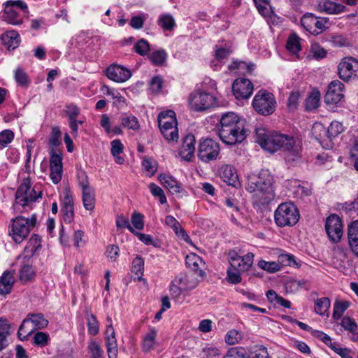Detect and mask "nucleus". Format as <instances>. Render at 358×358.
<instances>
[{"instance_id": "nucleus-1", "label": "nucleus", "mask_w": 358, "mask_h": 358, "mask_svg": "<svg viewBox=\"0 0 358 358\" xmlns=\"http://www.w3.org/2000/svg\"><path fill=\"white\" fill-rule=\"evenodd\" d=\"M256 141L261 147L269 152H275L281 149L287 151L285 159L294 162L299 158V149L294 147L295 141L292 136L277 132H271L264 128H256Z\"/></svg>"}, {"instance_id": "nucleus-2", "label": "nucleus", "mask_w": 358, "mask_h": 358, "mask_svg": "<svg viewBox=\"0 0 358 358\" xmlns=\"http://www.w3.org/2000/svg\"><path fill=\"white\" fill-rule=\"evenodd\" d=\"M273 177L268 170H262L259 173L248 177L246 189L252 196V202L259 207L268 205L275 198L273 187Z\"/></svg>"}, {"instance_id": "nucleus-3", "label": "nucleus", "mask_w": 358, "mask_h": 358, "mask_svg": "<svg viewBox=\"0 0 358 358\" xmlns=\"http://www.w3.org/2000/svg\"><path fill=\"white\" fill-rule=\"evenodd\" d=\"M220 124L219 136L222 142L227 145L241 143L250 133L245 127V120L232 112L222 115Z\"/></svg>"}, {"instance_id": "nucleus-4", "label": "nucleus", "mask_w": 358, "mask_h": 358, "mask_svg": "<svg viewBox=\"0 0 358 358\" xmlns=\"http://www.w3.org/2000/svg\"><path fill=\"white\" fill-rule=\"evenodd\" d=\"M36 224V215L34 214L31 218H25L23 216H17L11 220L10 231L9 234L12 236L14 241L20 243L30 233L31 228Z\"/></svg>"}, {"instance_id": "nucleus-5", "label": "nucleus", "mask_w": 358, "mask_h": 358, "mask_svg": "<svg viewBox=\"0 0 358 358\" xmlns=\"http://www.w3.org/2000/svg\"><path fill=\"white\" fill-rule=\"evenodd\" d=\"M299 217L297 208L291 202L280 204L274 213L275 222L280 227L294 226L299 222Z\"/></svg>"}, {"instance_id": "nucleus-6", "label": "nucleus", "mask_w": 358, "mask_h": 358, "mask_svg": "<svg viewBox=\"0 0 358 358\" xmlns=\"http://www.w3.org/2000/svg\"><path fill=\"white\" fill-rule=\"evenodd\" d=\"M48 324V321L42 313L29 314L20 324L17 336L22 340H27L36 329H42Z\"/></svg>"}, {"instance_id": "nucleus-7", "label": "nucleus", "mask_w": 358, "mask_h": 358, "mask_svg": "<svg viewBox=\"0 0 358 358\" xmlns=\"http://www.w3.org/2000/svg\"><path fill=\"white\" fill-rule=\"evenodd\" d=\"M275 99L274 95L266 90L258 92L252 101V106L260 115L266 116L275 110Z\"/></svg>"}, {"instance_id": "nucleus-8", "label": "nucleus", "mask_w": 358, "mask_h": 358, "mask_svg": "<svg viewBox=\"0 0 358 358\" xmlns=\"http://www.w3.org/2000/svg\"><path fill=\"white\" fill-rule=\"evenodd\" d=\"M220 145L211 138L201 140L198 146V158L205 163L217 159L220 154Z\"/></svg>"}, {"instance_id": "nucleus-9", "label": "nucleus", "mask_w": 358, "mask_h": 358, "mask_svg": "<svg viewBox=\"0 0 358 358\" xmlns=\"http://www.w3.org/2000/svg\"><path fill=\"white\" fill-rule=\"evenodd\" d=\"M215 98L210 93L195 91L190 94L189 105L192 110L203 111L215 105Z\"/></svg>"}, {"instance_id": "nucleus-10", "label": "nucleus", "mask_w": 358, "mask_h": 358, "mask_svg": "<svg viewBox=\"0 0 358 358\" xmlns=\"http://www.w3.org/2000/svg\"><path fill=\"white\" fill-rule=\"evenodd\" d=\"M30 187L29 179L24 180L15 192L16 203L23 207L29 206L30 203L36 201L37 198L41 197L42 195V192H39L38 194L36 196V192L34 189H32L29 194H28Z\"/></svg>"}, {"instance_id": "nucleus-11", "label": "nucleus", "mask_w": 358, "mask_h": 358, "mask_svg": "<svg viewBox=\"0 0 358 358\" xmlns=\"http://www.w3.org/2000/svg\"><path fill=\"white\" fill-rule=\"evenodd\" d=\"M325 230L331 242L338 243L343 236V224L341 218L332 214L327 218Z\"/></svg>"}, {"instance_id": "nucleus-12", "label": "nucleus", "mask_w": 358, "mask_h": 358, "mask_svg": "<svg viewBox=\"0 0 358 358\" xmlns=\"http://www.w3.org/2000/svg\"><path fill=\"white\" fill-rule=\"evenodd\" d=\"M338 72L344 81L358 78V61L352 57L344 58L338 66Z\"/></svg>"}, {"instance_id": "nucleus-13", "label": "nucleus", "mask_w": 358, "mask_h": 358, "mask_svg": "<svg viewBox=\"0 0 358 358\" xmlns=\"http://www.w3.org/2000/svg\"><path fill=\"white\" fill-rule=\"evenodd\" d=\"M78 183L82 189V199L85 208L87 210H92L94 208L95 195L94 189L90 186L85 173H82L79 176Z\"/></svg>"}, {"instance_id": "nucleus-14", "label": "nucleus", "mask_w": 358, "mask_h": 358, "mask_svg": "<svg viewBox=\"0 0 358 358\" xmlns=\"http://www.w3.org/2000/svg\"><path fill=\"white\" fill-rule=\"evenodd\" d=\"M327 21L320 20L312 13H306L301 19V24L303 27L314 35H318L326 29Z\"/></svg>"}, {"instance_id": "nucleus-15", "label": "nucleus", "mask_w": 358, "mask_h": 358, "mask_svg": "<svg viewBox=\"0 0 358 358\" xmlns=\"http://www.w3.org/2000/svg\"><path fill=\"white\" fill-rule=\"evenodd\" d=\"M344 85L339 80L332 81L328 87L324 96V102L329 105H336L344 97L343 90Z\"/></svg>"}, {"instance_id": "nucleus-16", "label": "nucleus", "mask_w": 358, "mask_h": 358, "mask_svg": "<svg viewBox=\"0 0 358 358\" xmlns=\"http://www.w3.org/2000/svg\"><path fill=\"white\" fill-rule=\"evenodd\" d=\"M232 90L237 99H246L252 94L253 85L248 79L238 78L234 82Z\"/></svg>"}, {"instance_id": "nucleus-17", "label": "nucleus", "mask_w": 358, "mask_h": 358, "mask_svg": "<svg viewBox=\"0 0 358 358\" xmlns=\"http://www.w3.org/2000/svg\"><path fill=\"white\" fill-rule=\"evenodd\" d=\"M106 76L113 81L122 83L130 78L131 73L129 69L122 66L113 64L107 68Z\"/></svg>"}, {"instance_id": "nucleus-18", "label": "nucleus", "mask_w": 358, "mask_h": 358, "mask_svg": "<svg viewBox=\"0 0 358 358\" xmlns=\"http://www.w3.org/2000/svg\"><path fill=\"white\" fill-rule=\"evenodd\" d=\"M196 139L193 134H187L182 140L180 156L185 161L190 162L195 151Z\"/></svg>"}, {"instance_id": "nucleus-19", "label": "nucleus", "mask_w": 358, "mask_h": 358, "mask_svg": "<svg viewBox=\"0 0 358 358\" xmlns=\"http://www.w3.org/2000/svg\"><path fill=\"white\" fill-rule=\"evenodd\" d=\"M61 212L66 223H71L74 219V206L73 196L66 192L62 202Z\"/></svg>"}, {"instance_id": "nucleus-20", "label": "nucleus", "mask_w": 358, "mask_h": 358, "mask_svg": "<svg viewBox=\"0 0 358 358\" xmlns=\"http://www.w3.org/2000/svg\"><path fill=\"white\" fill-rule=\"evenodd\" d=\"M105 339L108 357L116 358L117 355V345L113 324H107Z\"/></svg>"}, {"instance_id": "nucleus-21", "label": "nucleus", "mask_w": 358, "mask_h": 358, "mask_svg": "<svg viewBox=\"0 0 358 358\" xmlns=\"http://www.w3.org/2000/svg\"><path fill=\"white\" fill-rule=\"evenodd\" d=\"M220 178L224 182L233 187L239 184L236 171L231 165H223L218 170Z\"/></svg>"}, {"instance_id": "nucleus-22", "label": "nucleus", "mask_w": 358, "mask_h": 358, "mask_svg": "<svg viewBox=\"0 0 358 358\" xmlns=\"http://www.w3.org/2000/svg\"><path fill=\"white\" fill-rule=\"evenodd\" d=\"M348 238L352 252L358 257V220H355L348 225Z\"/></svg>"}, {"instance_id": "nucleus-23", "label": "nucleus", "mask_w": 358, "mask_h": 358, "mask_svg": "<svg viewBox=\"0 0 358 358\" xmlns=\"http://www.w3.org/2000/svg\"><path fill=\"white\" fill-rule=\"evenodd\" d=\"M1 39L2 43L7 48L8 50H14L18 47L20 37L19 34L15 30L7 31L1 34Z\"/></svg>"}, {"instance_id": "nucleus-24", "label": "nucleus", "mask_w": 358, "mask_h": 358, "mask_svg": "<svg viewBox=\"0 0 358 358\" xmlns=\"http://www.w3.org/2000/svg\"><path fill=\"white\" fill-rule=\"evenodd\" d=\"M14 271H6L3 272L0 279V294H9L15 282Z\"/></svg>"}, {"instance_id": "nucleus-25", "label": "nucleus", "mask_w": 358, "mask_h": 358, "mask_svg": "<svg viewBox=\"0 0 358 358\" xmlns=\"http://www.w3.org/2000/svg\"><path fill=\"white\" fill-rule=\"evenodd\" d=\"M345 6L331 1L330 0H320L318 3V9L322 12L328 14H337L343 12Z\"/></svg>"}, {"instance_id": "nucleus-26", "label": "nucleus", "mask_w": 358, "mask_h": 358, "mask_svg": "<svg viewBox=\"0 0 358 358\" xmlns=\"http://www.w3.org/2000/svg\"><path fill=\"white\" fill-rule=\"evenodd\" d=\"M4 6V10L1 15V18L8 24L13 25H20L23 22L22 18H19V14L12 7Z\"/></svg>"}, {"instance_id": "nucleus-27", "label": "nucleus", "mask_w": 358, "mask_h": 358, "mask_svg": "<svg viewBox=\"0 0 358 358\" xmlns=\"http://www.w3.org/2000/svg\"><path fill=\"white\" fill-rule=\"evenodd\" d=\"M319 127L323 131V135L322 134H320V138L327 136L330 140L336 137L343 131V124L336 121L332 122L327 129L322 124H320Z\"/></svg>"}, {"instance_id": "nucleus-28", "label": "nucleus", "mask_w": 358, "mask_h": 358, "mask_svg": "<svg viewBox=\"0 0 358 358\" xmlns=\"http://www.w3.org/2000/svg\"><path fill=\"white\" fill-rule=\"evenodd\" d=\"M175 282L178 285H182L184 291L192 290L198 285L199 281L195 276L192 274L184 275L180 277H176Z\"/></svg>"}, {"instance_id": "nucleus-29", "label": "nucleus", "mask_w": 358, "mask_h": 358, "mask_svg": "<svg viewBox=\"0 0 358 358\" xmlns=\"http://www.w3.org/2000/svg\"><path fill=\"white\" fill-rule=\"evenodd\" d=\"M10 324L6 318L0 317V351L8 346L7 338L10 335Z\"/></svg>"}, {"instance_id": "nucleus-30", "label": "nucleus", "mask_w": 358, "mask_h": 358, "mask_svg": "<svg viewBox=\"0 0 358 358\" xmlns=\"http://www.w3.org/2000/svg\"><path fill=\"white\" fill-rule=\"evenodd\" d=\"M28 262H29L27 261H22L21 268L19 271L20 280L23 283L31 281L36 275L35 270Z\"/></svg>"}, {"instance_id": "nucleus-31", "label": "nucleus", "mask_w": 358, "mask_h": 358, "mask_svg": "<svg viewBox=\"0 0 358 358\" xmlns=\"http://www.w3.org/2000/svg\"><path fill=\"white\" fill-rule=\"evenodd\" d=\"M159 181L172 193H178L181 190V186L171 176L162 173L159 176Z\"/></svg>"}, {"instance_id": "nucleus-32", "label": "nucleus", "mask_w": 358, "mask_h": 358, "mask_svg": "<svg viewBox=\"0 0 358 358\" xmlns=\"http://www.w3.org/2000/svg\"><path fill=\"white\" fill-rule=\"evenodd\" d=\"M157 24L163 30L169 31H173L176 25L173 17L170 13L162 14L158 18Z\"/></svg>"}, {"instance_id": "nucleus-33", "label": "nucleus", "mask_w": 358, "mask_h": 358, "mask_svg": "<svg viewBox=\"0 0 358 358\" xmlns=\"http://www.w3.org/2000/svg\"><path fill=\"white\" fill-rule=\"evenodd\" d=\"M157 331L155 328H150L143 336L142 348L144 352H150L154 348Z\"/></svg>"}, {"instance_id": "nucleus-34", "label": "nucleus", "mask_w": 358, "mask_h": 358, "mask_svg": "<svg viewBox=\"0 0 358 358\" xmlns=\"http://www.w3.org/2000/svg\"><path fill=\"white\" fill-rule=\"evenodd\" d=\"M199 262H201L200 257L196 255L186 257L185 262L187 266L200 277H203L205 272L201 269H199Z\"/></svg>"}, {"instance_id": "nucleus-35", "label": "nucleus", "mask_w": 358, "mask_h": 358, "mask_svg": "<svg viewBox=\"0 0 358 358\" xmlns=\"http://www.w3.org/2000/svg\"><path fill=\"white\" fill-rule=\"evenodd\" d=\"M62 132L58 127H53L49 137V145L50 149H57L62 144Z\"/></svg>"}, {"instance_id": "nucleus-36", "label": "nucleus", "mask_w": 358, "mask_h": 358, "mask_svg": "<svg viewBox=\"0 0 358 358\" xmlns=\"http://www.w3.org/2000/svg\"><path fill=\"white\" fill-rule=\"evenodd\" d=\"M121 124L124 127L128 128L132 130H138L140 124L138 119L134 115H124L120 118Z\"/></svg>"}, {"instance_id": "nucleus-37", "label": "nucleus", "mask_w": 358, "mask_h": 358, "mask_svg": "<svg viewBox=\"0 0 358 358\" xmlns=\"http://www.w3.org/2000/svg\"><path fill=\"white\" fill-rule=\"evenodd\" d=\"M331 301L327 297L317 299L315 303V311L317 314L324 315L330 308Z\"/></svg>"}, {"instance_id": "nucleus-38", "label": "nucleus", "mask_w": 358, "mask_h": 358, "mask_svg": "<svg viewBox=\"0 0 358 358\" xmlns=\"http://www.w3.org/2000/svg\"><path fill=\"white\" fill-rule=\"evenodd\" d=\"M349 306L350 303L348 301H336L334 304V312L332 315L334 320H338L341 319Z\"/></svg>"}, {"instance_id": "nucleus-39", "label": "nucleus", "mask_w": 358, "mask_h": 358, "mask_svg": "<svg viewBox=\"0 0 358 358\" xmlns=\"http://www.w3.org/2000/svg\"><path fill=\"white\" fill-rule=\"evenodd\" d=\"M148 57L155 65L162 66L166 59L167 54L165 50L161 49L149 54Z\"/></svg>"}, {"instance_id": "nucleus-40", "label": "nucleus", "mask_w": 358, "mask_h": 358, "mask_svg": "<svg viewBox=\"0 0 358 358\" xmlns=\"http://www.w3.org/2000/svg\"><path fill=\"white\" fill-rule=\"evenodd\" d=\"M50 338L48 334L42 331H38L32 337V343L34 345L45 347L48 345Z\"/></svg>"}, {"instance_id": "nucleus-41", "label": "nucleus", "mask_w": 358, "mask_h": 358, "mask_svg": "<svg viewBox=\"0 0 358 358\" xmlns=\"http://www.w3.org/2000/svg\"><path fill=\"white\" fill-rule=\"evenodd\" d=\"M87 324L90 334L95 336L99 333V323L94 314L90 313L87 315Z\"/></svg>"}, {"instance_id": "nucleus-42", "label": "nucleus", "mask_w": 358, "mask_h": 358, "mask_svg": "<svg viewBox=\"0 0 358 358\" xmlns=\"http://www.w3.org/2000/svg\"><path fill=\"white\" fill-rule=\"evenodd\" d=\"M300 38L298 37V36L295 34H292L289 36L286 48L292 53H297L301 50V45H300Z\"/></svg>"}, {"instance_id": "nucleus-43", "label": "nucleus", "mask_w": 358, "mask_h": 358, "mask_svg": "<svg viewBox=\"0 0 358 358\" xmlns=\"http://www.w3.org/2000/svg\"><path fill=\"white\" fill-rule=\"evenodd\" d=\"M50 167H62V152L57 149H50Z\"/></svg>"}, {"instance_id": "nucleus-44", "label": "nucleus", "mask_w": 358, "mask_h": 358, "mask_svg": "<svg viewBox=\"0 0 358 358\" xmlns=\"http://www.w3.org/2000/svg\"><path fill=\"white\" fill-rule=\"evenodd\" d=\"M320 94L319 92L312 93L306 100V110H312L319 106Z\"/></svg>"}, {"instance_id": "nucleus-45", "label": "nucleus", "mask_w": 358, "mask_h": 358, "mask_svg": "<svg viewBox=\"0 0 358 358\" xmlns=\"http://www.w3.org/2000/svg\"><path fill=\"white\" fill-rule=\"evenodd\" d=\"M243 272L238 269V267H231L227 270V280L231 284H238L241 282V273Z\"/></svg>"}, {"instance_id": "nucleus-46", "label": "nucleus", "mask_w": 358, "mask_h": 358, "mask_svg": "<svg viewBox=\"0 0 358 358\" xmlns=\"http://www.w3.org/2000/svg\"><path fill=\"white\" fill-rule=\"evenodd\" d=\"M258 266L268 273H275L280 269V266L275 262H266L260 260Z\"/></svg>"}, {"instance_id": "nucleus-47", "label": "nucleus", "mask_w": 358, "mask_h": 358, "mask_svg": "<svg viewBox=\"0 0 358 358\" xmlns=\"http://www.w3.org/2000/svg\"><path fill=\"white\" fill-rule=\"evenodd\" d=\"M134 50L141 56H145L150 50V45L145 39L141 38L136 43Z\"/></svg>"}, {"instance_id": "nucleus-48", "label": "nucleus", "mask_w": 358, "mask_h": 358, "mask_svg": "<svg viewBox=\"0 0 358 358\" xmlns=\"http://www.w3.org/2000/svg\"><path fill=\"white\" fill-rule=\"evenodd\" d=\"M144 270V260L137 255L132 262V272L138 276L142 275Z\"/></svg>"}, {"instance_id": "nucleus-49", "label": "nucleus", "mask_w": 358, "mask_h": 358, "mask_svg": "<svg viewBox=\"0 0 358 358\" xmlns=\"http://www.w3.org/2000/svg\"><path fill=\"white\" fill-rule=\"evenodd\" d=\"M253 258L254 254L252 252H248L244 257H241L240 262H243V264H240L241 266L238 267V269L243 272L248 271L252 265Z\"/></svg>"}, {"instance_id": "nucleus-50", "label": "nucleus", "mask_w": 358, "mask_h": 358, "mask_svg": "<svg viewBox=\"0 0 358 358\" xmlns=\"http://www.w3.org/2000/svg\"><path fill=\"white\" fill-rule=\"evenodd\" d=\"M167 114H170L169 116V122H164L159 120V127L160 129H163V127H166V129L169 128H177V120L176 117V114L173 110H169Z\"/></svg>"}, {"instance_id": "nucleus-51", "label": "nucleus", "mask_w": 358, "mask_h": 358, "mask_svg": "<svg viewBox=\"0 0 358 358\" xmlns=\"http://www.w3.org/2000/svg\"><path fill=\"white\" fill-rule=\"evenodd\" d=\"M160 131L163 136L168 141H177L178 139V133L177 128L166 129V127H163V129H160Z\"/></svg>"}, {"instance_id": "nucleus-52", "label": "nucleus", "mask_w": 358, "mask_h": 358, "mask_svg": "<svg viewBox=\"0 0 358 358\" xmlns=\"http://www.w3.org/2000/svg\"><path fill=\"white\" fill-rule=\"evenodd\" d=\"M150 190L152 195L155 196H159V202L162 204L166 203V197L164 194L163 189L155 183H150L149 185Z\"/></svg>"}, {"instance_id": "nucleus-53", "label": "nucleus", "mask_w": 358, "mask_h": 358, "mask_svg": "<svg viewBox=\"0 0 358 358\" xmlns=\"http://www.w3.org/2000/svg\"><path fill=\"white\" fill-rule=\"evenodd\" d=\"M15 79L19 85L27 86L29 83L28 76L21 68H17L15 71Z\"/></svg>"}, {"instance_id": "nucleus-54", "label": "nucleus", "mask_w": 358, "mask_h": 358, "mask_svg": "<svg viewBox=\"0 0 358 358\" xmlns=\"http://www.w3.org/2000/svg\"><path fill=\"white\" fill-rule=\"evenodd\" d=\"M341 325L351 333H354L357 329L355 320L350 317H344L341 320Z\"/></svg>"}, {"instance_id": "nucleus-55", "label": "nucleus", "mask_w": 358, "mask_h": 358, "mask_svg": "<svg viewBox=\"0 0 358 358\" xmlns=\"http://www.w3.org/2000/svg\"><path fill=\"white\" fill-rule=\"evenodd\" d=\"M14 138V133L10 129H5L0 132V145L6 147Z\"/></svg>"}, {"instance_id": "nucleus-56", "label": "nucleus", "mask_w": 358, "mask_h": 358, "mask_svg": "<svg viewBox=\"0 0 358 358\" xmlns=\"http://www.w3.org/2000/svg\"><path fill=\"white\" fill-rule=\"evenodd\" d=\"M144 216L138 212H134L131 217V222L133 226L138 230H142L144 228Z\"/></svg>"}, {"instance_id": "nucleus-57", "label": "nucleus", "mask_w": 358, "mask_h": 358, "mask_svg": "<svg viewBox=\"0 0 358 358\" xmlns=\"http://www.w3.org/2000/svg\"><path fill=\"white\" fill-rule=\"evenodd\" d=\"M241 339L240 333L235 330L231 329L227 332L225 336V341L229 345H234Z\"/></svg>"}, {"instance_id": "nucleus-58", "label": "nucleus", "mask_w": 358, "mask_h": 358, "mask_svg": "<svg viewBox=\"0 0 358 358\" xmlns=\"http://www.w3.org/2000/svg\"><path fill=\"white\" fill-rule=\"evenodd\" d=\"M50 178L54 184L59 183L62 180V167H50Z\"/></svg>"}, {"instance_id": "nucleus-59", "label": "nucleus", "mask_w": 358, "mask_h": 358, "mask_svg": "<svg viewBox=\"0 0 358 358\" xmlns=\"http://www.w3.org/2000/svg\"><path fill=\"white\" fill-rule=\"evenodd\" d=\"M116 226L118 229L120 228H127L129 230L132 234L134 233L135 230L131 226L129 220L124 217L123 215L118 216L116 220Z\"/></svg>"}, {"instance_id": "nucleus-60", "label": "nucleus", "mask_w": 358, "mask_h": 358, "mask_svg": "<svg viewBox=\"0 0 358 358\" xmlns=\"http://www.w3.org/2000/svg\"><path fill=\"white\" fill-rule=\"evenodd\" d=\"M64 112L69 120L76 119L80 114V109L76 105L69 104L66 106Z\"/></svg>"}, {"instance_id": "nucleus-61", "label": "nucleus", "mask_w": 358, "mask_h": 358, "mask_svg": "<svg viewBox=\"0 0 358 358\" xmlns=\"http://www.w3.org/2000/svg\"><path fill=\"white\" fill-rule=\"evenodd\" d=\"M38 250L27 244L24 249L23 254L18 256L17 259L22 258V261L29 262Z\"/></svg>"}, {"instance_id": "nucleus-62", "label": "nucleus", "mask_w": 358, "mask_h": 358, "mask_svg": "<svg viewBox=\"0 0 358 358\" xmlns=\"http://www.w3.org/2000/svg\"><path fill=\"white\" fill-rule=\"evenodd\" d=\"M343 209L350 215H352V213H358V200L355 199L351 202H345L343 204Z\"/></svg>"}, {"instance_id": "nucleus-63", "label": "nucleus", "mask_w": 358, "mask_h": 358, "mask_svg": "<svg viewBox=\"0 0 358 358\" xmlns=\"http://www.w3.org/2000/svg\"><path fill=\"white\" fill-rule=\"evenodd\" d=\"M310 52L314 58L322 59L326 57L327 52L318 44H313L311 46Z\"/></svg>"}, {"instance_id": "nucleus-64", "label": "nucleus", "mask_w": 358, "mask_h": 358, "mask_svg": "<svg viewBox=\"0 0 358 358\" xmlns=\"http://www.w3.org/2000/svg\"><path fill=\"white\" fill-rule=\"evenodd\" d=\"M219 356V351L216 348L208 347L203 350L202 358H217Z\"/></svg>"}]
</instances>
